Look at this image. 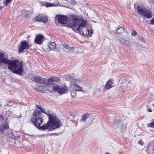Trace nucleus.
Wrapping results in <instances>:
<instances>
[{
    "mask_svg": "<svg viewBox=\"0 0 154 154\" xmlns=\"http://www.w3.org/2000/svg\"><path fill=\"white\" fill-rule=\"evenodd\" d=\"M68 24L75 32L79 31V29L85 27L87 23L85 20H79L78 18L70 19Z\"/></svg>",
    "mask_w": 154,
    "mask_h": 154,
    "instance_id": "obj_1",
    "label": "nucleus"
},
{
    "mask_svg": "<svg viewBox=\"0 0 154 154\" xmlns=\"http://www.w3.org/2000/svg\"><path fill=\"white\" fill-rule=\"evenodd\" d=\"M62 124L59 123L53 122L48 121L46 125H44L42 126L38 127V128L42 130L45 131V129H48L50 131H52L59 128L60 127L62 126Z\"/></svg>",
    "mask_w": 154,
    "mask_h": 154,
    "instance_id": "obj_2",
    "label": "nucleus"
},
{
    "mask_svg": "<svg viewBox=\"0 0 154 154\" xmlns=\"http://www.w3.org/2000/svg\"><path fill=\"white\" fill-rule=\"evenodd\" d=\"M137 11L142 16L147 18H150L152 16V14L150 10L146 9L145 8L138 6Z\"/></svg>",
    "mask_w": 154,
    "mask_h": 154,
    "instance_id": "obj_3",
    "label": "nucleus"
},
{
    "mask_svg": "<svg viewBox=\"0 0 154 154\" xmlns=\"http://www.w3.org/2000/svg\"><path fill=\"white\" fill-rule=\"evenodd\" d=\"M42 117V114L40 111L38 109L35 110L33 112L31 121L32 122H36V120H39V122H41L42 120H43Z\"/></svg>",
    "mask_w": 154,
    "mask_h": 154,
    "instance_id": "obj_4",
    "label": "nucleus"
},
{
    "mask_svg": "<svg viewBox=\"0 0 154 154\" xmlns=\"http://www.w3.org/2000/svg\"><path fill=\"white\" fill-rule=\"evenodd\" d=\"M56 20L58 21V23L63 24H65L66 23V25L68 27H70V26L69 25L68 23L70 19L67 20V18L66 16L58 15L56 17Z\"/></svg>",
    "mask_w": 154,
    "mask_h": 154,
    "instance_id": "obj_5",
    "label": "nucleus"
},
{
    "mask_svg": "<svg viewBox=\"0 0 154 154\" xmlns=\"http://www.w3.org/2000/svg\"><path fill=\"white\" fill-rule=\"evenodd\" d=\"M44 113L47 115L48 117L49 120L48 121L51 122L52 123L53 122L59 123L60 124H62L58 117L50 113L49 112H45Z\"/></svg>",
    "mask_w": 154,
    "mask_h": 154,
    "instance_id": "obj_6",
    "label": "nucleus"
},
{
    "mask_svg": "<svg viewBox=\"0 0 154 154\" xmlns=\"http://www.w3.org/2000/svg\"><path fill=\"white\" fill-rule=\"evenodd\" d=\"M29 46L27 42L26 41H21L20 45L19 47L18 51L20 53H21L23 51L29 49Z\"/></svg>",
    "mask_w": 154,
    "mask_h": 154,
    "instance_id": "obj_7",
    "label": "nucleus"
},
{
    "mask_svg": "<svg viewBox=\"0 0 154 154\" xmlns=\"http://www.w3.org/2000/svg\"><path fill=\"white\" fill-rule=\"evenodd\" d=\"M32 81L36 82L37 83H40L41 84H47L46 79L41 77L40 76H37L34 77L32 78Z\"/></svg>",
    "mask_w": 154,
    "mask_h": 154,
    "instance_id": "obj_8",
    "label": "nucleus"
},
{
    "mask_svg": "<svg viewBox=\"0 0 154 154\" xmlns=\"http://www.w3.org/2000/svg\"><path fill=\"white\" fill-rule=\"evenodd\" d=\"M79 31L75 32H79L81 34L84 35L85 36H88L89 34V31L86 26L83 27V28L79 29Z\"/></svg>",
    "mask_w": 154,
    "mask_h": 154,
    "instance_id": "obj_9",
    "label": "nucleus"
},
{
    "mask_svg": "<svg viewBox=\"0 0 154 154\" xmlns=\"http://www.w3.org/2000/svg\"><path fill=\"white\" fill-rule=\"evenodd\" d=\"M35 20L39 22L46 23L48 21V18L45 16L40 14L36 17Z\"/></svg>",
    "mask_w": 154,
    "mask_h": 154,
    "instance_id": "obj_10",
    "label": "nucleus"
},
{
    "mask_svg": "<svg viewBox=\"0 0 154 154\" xmlns=\"http://www.w3.org/2000/svg\"><path fill=\"white\" fill-rule=\"evenodd\" d=\"M113 82L114 80L112 79H109L105 85L104 88L109 89L113 87L114 86L113 85Z\"/></svg>",
    "mask_w": 154,
    "mask_h": 154,
    "instance_id": "obj_11",
    "label": "nucleus"
},
{
    "mask_svg": "<svg viewBox=\"0 0 154 154\" xmlns=\"http://www.w3.org/2000/svg\"><path fill=\"white\" fill-rule=\"evenodd\" d=\"M9 128V126L7 123H3L0 126V134H2L3 131L7 130Z\"/></svg>",
    "mask_w": 154,
    "mask_h": 154,
    "instance_id": "obj_12",
    "label": "nucleus"
},
{
    "mask_svg": "<svg viewBox=\"0 0 154 154\" xmlns=\"http://www.w3.org/2000/svg\"><path fill=\"white\" fill-rule=\"evenodd\" d=\"M60 79L58 77L54 76L51 78H49L48 79H46V82L47 84L46 85H49V84H51V82H60Z\"/></svg>",
    "mask_w": 154,
    "mask_h": 154,
    "instance_id": "obj_13",
    "label": "nucleus"
},
{
    "mask_svg": "<svg viewBox=\"0 0 154 154\" xmlns=\"http://www.w3.org/2000/svg\"><path fill=\"white\" fill-rule=\"evenodd\" d=\"M44 38V36L41 35H39L38 36L36 37L35 39V42L38 44L41 45L42 43V40Z\"/></svg>",
    "mask_w": 154,
    "mask_h": 154,
    "instance_id": "obj_14",
    "label": "nucleus"
},
{
    "mask_svg": "<svg viewBox=\"0 0 154 154\" xmlns=\"http://www.w3.org/2000/svg\"><path fill=\"white\" fill-rule=\"evenodd\" d=\"M68 91L67 87L65 86L60 87L58 93L60 94L66 93Z\"/></svg>",
    "mask_w": 154,
    "mask_h": 154,
    "instance_id": "obj_15",
    "label": "nucleus"
},
{
    "mask_svg": "<svg viewBox=\"0 0 154 154\" xmlns=\"http://www.w3.org/2000/svg\"><path fill=\"white\" fill-rule=\"evenodd\" d=\"M118 41L120 42H121L128 46H130V42L128 40L124 39V38H122L120 39H119Z\"/></svg>",
    "mask_w": 154,
    "mask_h": 154,
    "instance_id": "obj_16",
    "label": "nucleus"
},
{
    "mask_svg": "<svg viewBox=\"0 0 154 154\" xmlns=\"http://www.w3.org/2000/svg\"><path fill=\"white\" fill-rule=\"evenodd\" d=\"M89 114L87 113L84 114L82 116V119L80 120V121L82 122H85L87 119L88 118Z\"/></svg>",
    "mask_w": 154,
    "mask_h": 154,
    "instance_id": "obj_17",
    "label": "nucleus"
},
{
    "mask_svg": "<svg viewBox=\"0 0 154 154\" xmlns=\"http://www.w3.org/2000/svg\"><path fill=\"white\" fill-rule=\"evenodd\" d=\"M116 32L118 34H120L125 31V29L123 27L119 26L116 29Z\"/></svg>",
    "mask_w": 154,
    "mask_h": 154,
    "instance_id": "obj_18",
    "label": "nucleus"
},
{
    "mask_svg": "<svg viewBox=\"0 0 154 154\" xmlns=\"http://www.w3.org/2000/svg\"><path fill=\"white\" fill-rule=\"evenodd\" d=\"M56 44L55 42H51L48 45L49 48L51 50H53L56 48Z\"/></svg>",
    "mask_w": 154,
    "mask_h": 154,
    "instance_id": "obj_19",
    "label": "nucleus"
},
{
    "mask_svg": "<svg viewBox=\"0 0 154 154\" xmlns=\"http://www.w3.org/2000/svg\"><path fill=\"white\" fill-rule=\"evenodd\" d=\"M73 86L75 88V91H82V88L81 87L79 86L76 84H74Z\"/></svg>",
    "mask_w": 154,
    "mask_h": 154,
    "instance_id": "obj_20",
    "label": "nucleus"
},
{
    "mask_svg": "<svg viewBox=\"0 0 154 154\" xmlns=\"http://www.w3.org/2000/svg\"><path fill=\"white\" fill-rule=\"evenodd\" d=\"M64 46V47L66 49H67L69 51H74L75 50V48L73 47H70L67 44L65 45Z\"/></svg>",
    "mask_w": 154,
    "mask_h": 154,
    "instance_id": "obj_21",
    "label": "nucleus"
},
{
    "mask_svg": "<svg viewBox=\"0 0 154 154\" xmlns=\"http://www.w3.org/2000/svg\"><path fill=\"white\" fill-rule=\"evenodd\" d=\"M36 122H32V123L36 126V127H38V126H39L40 125H41L42 123L43 120H42V121L41 122H39V120H36Z\"/></svg>",
    "mask_w": 154,
    "mask_h": 154,
    "instance_id": "obj_22",
    "label": "nucleus"
},
{
    "mask_svg": "<svg viewBox=\"0 0 154 154\" xmlns=\"http://www.w3.org/2000/svg\"><path fill=\"white\" fill-rule=\"evenodd\" d=\"M37 107L42 112L44 113L45 112V109L44 108L42 107L41 106L37 105Z\"/></svg>",
    "mask_w": 154,
    "mask_h": 154,
    "instance_id": "obj_23",
    "label": "nucleus"
},
{
    "mask_svg": "<svg viewBox=\"0 0 154 154\" xmlns=\"http://www.w3.org/2000/svg\"><path fill=\"white\" fill-rule=\"evenodd\" d=\"M152 123H150L148 125V126L152 128L154 127V118L152 120Z\"/></svg>",
    "mask_w": 154,
    "mask_h": 154,
    "instance_id": "obj_24",
    "label": "nucleus"
},
{
    "mask_svg": "<svg viewBox=\"0 0 154 154\" xmlns=\"http://www.w3.org/2000/svg\"><path fill=\"white\" fill-rule=\"evenodd\" d=\"M60 87L58 86H54L53 88V90L55 91H59V89H60Z\"/></svg>",
    "mask_w": 154,
    "mask_h": 154,
    "instance_id": "obj_25",
    "label": "nucleus"
},
{
    "mask_svg": "<svg viewBox=\"0 0 154 154\" xmlns=\"http://www.w3.org/2000/svg\"><path fill=\"white\" fill-rule=\"evenodd\" d=\"M12 1V0H5V2L4 1L3 2L5 6H7L9 3Z\"/></svg>",
    "mask_w": 154,
    "mask_h": 154,
    "instance_id": "obj_26",
    "label": "nucleus"
},
{
    "mask_svg": "<svg viewBox=\"0 0 154 154\" xmlns=\"http://www.w3.org/2000/svg\"><path fill=\"white\" fill-rule=\"evenodd\" d=\"M45 6L47 7H51L54 6L52 3H47L45 4Z\"/></svg>",
    "mask_w": 154,
    "mask_h": 154,
    "instance_id": "obj_27",
    "label": "nucleus"
},
{
    "mask_svg": "<svg viewBox=\"0 0 154 154\" xmlns=\"http://www.w3.org/2000/svg\"><path fill=\"white\" fill-rule=\"evenodd\" d=\"M75 91H71V96L72 97H74L76 95Z\"/></svg>",
    "mask_w": 154,
    "mask_h": 154,
    "instance_id": "obj_28",
    "label": "nucleus"
},
{
    "mask_svg": "<svg viewBox=\"0 0 154 154\" xmlns=\"http://www.w3.org/2000/svg\"><path fill=\"white\" fill-rule=\"evenodd\" d=\"M4 116L0 114V120L2 122L4 120Z\"/></svg>",
    "mask_w": 154,
    "mask_h": 154,
    "instance_id": "obj_29",
    "label": "nucleus"
},
{
    "mask_svg": "<svg viewBox=\"0 0 154 154\" xmlns=\"http://www.w3.org/2000/svg\"><path fill=\"white\" fill-rule=\"evenodd\" d=\"M137 34V32L136 31L133 30L131 32V35H135Z\"/></svg>",
    "mask_w": 154,
    "mask_h": 154,
    "instance_id": "obj_30",
    "label": "nucleus"
},
{
    "mask_svg": "<svg viewBox=\"0 0 154 154\" xmlns=\"http://www.w3.org/2000/svg\"><path fill=\"white\" fill-rule=\"evenodd\" d=\"M151 23H150V24H151V25H154V19L152 18V19L150 21Z\"/></svg>",
    "mask_w": 154,
    "mask_h": 154,
    "instance_id": "obj_31",
    "label": "nucleus"
},
{
    "mask_svg": "<svg viewBox=\"0 0 154 154\" xmlns=\"http://www.w3.org/2000/svg\"><path fill=\"white\" fill-rule=\"evenodd\" d=\"M67 78H68L70 79H73L74 77L73 76H72L71 75H69L67 76Z\"/></svg>",
    "mask_w": 154,
    "mask_h": 154,
    "instance_id": "obj_32",
    "label": "nucleus"
},
{
    "mask_svg": "<svg viewBox=\"0 0 154 154\" xmlns=\"http://www.w3.org/2000/svg\"><path fill=\"white\" fill-rule=\"evenodd\" d=\"M71 4L72 5H75V4L76 2L74 0H72L71 1Z\"/></svg>",
    "mask_w": 154,
    "mask_h": 154,
    "instance_id": "obj_33",
    "label": "nucleus"
},
{
    "mask_svg": "<svg viewBox=\"0 0 154 154\" xmlns=\"http://www.w3.org/2000/svg\"><path fill=\"white\" fill-rule=\"evenodd\" d=\"M140 39L141 41L145 42V41L144 40V38L143 37H141L140 38Z\"/></svg>",
    "mask_w": 154,
    "mask_h": 154,
    "instance_id": "obj_34",
    "label": "nucleus"
},
{
    "mask_svg": "<svg viewBox=\"0 0 154 154\" xmlns=\"http://www.w3.org/2000/svg\"><path fill=\"white\" fill-rule=\"evenodd\" d=\"M148 1L150 3L152 4L154 3V0H148Z\"/></svg>",
    "mask_w": 154,
    "mask_h": 154,
    "instance_id": "obj_35",
    "label": "nucleus"
},
{
    "mask_svg": "<svg viewBox=\"0 0 154 154\" xmlns=\"http://www.w3.org/2000/svg\"><path fill=\"white\" fill-rule=\"evenodd\" d=\"M138 143H139L140 145H143V142L141 140H139L138 142Z\"/></svg>",
    "mask_w": 154,
    "mask_h": 154,
    "instance_id": "obj_36",
    "label": "nucleus"
},
{
    "mask_svg": "<svg viewBox=\"0 0 154 154\" xmlns=\"http://www.w3.org/2000/svg\"><path fill=\"white\" fill-rule=\"evenodd\" d=\"M13 104L12 103H10V104L8 103L7 104V106H12Z\"/></svg>",
    "mask_w": 154,
    "mask_h": 154,
    "instance_id": "obj_37",
    "label": "nucleus"
},
{
    "mask_svg": "<svg viewBox=\"0 0 154 154\" xmlns=\"http://www.w3.org/2000/svg\"><path fill=\"white\" fill-rule=\"evenodd\" d=\"M146 107L148 108V109H149V108H150L149 106V105H147Z\"/></svg>",
    "mask_w": 154,
    "mask_h": 154,
    "instance_id": "obj_38",
    "label": "nucleus"
},
{
    "mask_svg": "<svg viewBox=\"0 0 154 154\" xmlns=\"http://www.w3.org/2000/svg\"><path fill=\"white\" fill-rule=\"evenodd\" d=\"M148 110L149 112H151L152 111V110H151L150 109H148Z\"/></svg>",
    "mask_w": 154,
    "mask_h": 154,
    "instance_id": "obj_39",
    "label": "nucleus"
},
{
    "mask_svg": "<svg viewBox=\"0 0 154 154\" xmlns=\"http://www.w3.org/2000/svg\"><path fill=\"white\" fill-rule=\"evenodd\" d=\"M22 116V115L21 114H20V116H19V118H21Z\"/></svg>",
    "mask_w": 154,
    "mask_h": 154,
    "instance_id": "obj_40",
    "label": "nucleus"
},
{
    "mask_svg": "<svg viewBox=\"0 0 154 154\" xmlns=\"http://www.w3.org/2000/svg\"><path fill=\"white\" fill-rule=\"evenodd\" d=\"M131 83V81H129L128 82V83Z\"/></svg>",
    "mask_w": 154,
    "mask_h": 154,
    "instance_id": "obj_41",
    "label": "nucleus"
},
{
    "mask_svg": "<svg viewBox=\"0 0 154 154\" xmlns=\"http://www.w3.org/2000/svg\"><path fill=\"white\" fill-rule=\"evenodd\" d=\"M46 135V134H43V135H41V136H44L45 135Z\"/></svg>",
    "mask_w": 154,
    "mask_h": 154,
    "instance_id": "obj_42",
    "label": "nucleus"
},
{
    "mask_svg": "<svg viewBox=\"0 0 154 154\" xmlns=\"http://www.w3.org/2000/svg\"><path fill=\"white\" fill-rule=\"evenodd\" d=\"M117 121H115V122H114V123L116 124V122Z\"/></svg>",
    "mask_w": 154,
    "mask_h": 154,
    "instance_id": "obj_43",
    "label": "nucleus"
},
{
    "mask_svg": "<svg viewBox=\"0 0 154 154\" xmlns=\"http://www.w3.org/2000/svg\"><path fill=\"white\" fill-rule=\"evenodd\" d=\"M35 89L36 90V91H38V90L37 89H36V88H35Z\"/></svg>",
    "mask_w": 154,
    "mask_h": 154,
    "instance_id": "obj_44",
    "label": "nucleus"
},
{
    "mask_svg": "<svg viewBox=\"0 0 154 154\" xmlns=\"http://www.w3.org/2000/svg\"><path fill=\"white\" fill-rule=\"evenodd\" d=\"M105 154H110V153H106Z\"/></svg>",
    "mask_w": 154,
    "mask_h": 154,
    "instance_id": "obj_45",
    "label": "nucleus"
},
{
    "mask_svg": "<svg viewBox=\"0 0 154 154\" xmlns=\"http://www.w3.org/2000/svg\"><path fill=\"white\" fill-rule=\"evenodd\" d=\"M25 17H28V15H25Z\"/></svg>",
    "mask_w": 154,
    "mask_h": 154,
    "instance_id": "obj_46",
    "label": "nucleus"
},
{
    "mask_svg": "<svg viewBox=\"0 0 154 154\" xmlns=\"http://www.w3.org/2000/svg\"><path fill=\"white\" fill-rule=\"evenodd\" d=\"M66 26V25H65V26Z\"/></svg>",
    "mask_w": 154,
    "mask_h": 154,
    "instance_id": "obj_47",
    "label": "nucleus"
}]
</instances>
